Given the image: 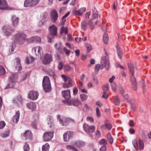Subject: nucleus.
Returning <instances> with one entry per match:
<instances>
[{
	"instance_id": "nucleus-1",
	"label": "nucleus",
	"mask_w": 151,
	"mask_h": 151,
	"mask_svg": "<svg viewBox=\"0 0 151 151\" xmlns=\"http://www.w3.org/2000/svg\"><path fill=\"white\" fill-rule=\"evenodd\" d=\"M16 42L20 45H23L25 42L28 40L27 35L22 32H20L17 34L12 38Z\"/></svg>"
},
{
	"instance_id": "nucleus-2",
	"label": "nucleus",
	"mask_w": 151,
	"mask_h": 151,
	"mask_svg": "<svg viewBox=\"0 0 151 151\" xmlns=\"http://www.w3.org/2000/svg\"><path fill=\"white\" fill-rule=\"evenodd\" d=\"M104 52L105 53V55H103L102 56L101 59L100 65L101 68L102 69L105 68L106 70H108L110 67L109 63V57L108 54L107 53L106 50L104 49Z\"/></svg>"
},
{
	"instance_id": "nucleus-3",
	"label": "nucleus",
	"mask_w": 151,
	"mask_h": 151,
	"mask_svg": "<svg viewBox=\"0 0 151 151\" xmlns=\"http://www.w3.org/2000/svg\"><path fill=\"white\" fill-rule=\"evenodd\" d=\"M128 66L129 70L131 74L130 77V81L134 90H136L137 89V83L136 82V78L134 76V69L133 65L131 63H129L128 64Z\"/></svg>"
},
{
	"instance_id": "nucleus-4",
	"label": "nucleus",
	"mask_w": 151,
	"mask_h": 151,
	"mask_svg": "<svg viewBox=\"0 0 151 151\" xmlns=\"http://www.w3.org/2000/svg\"><path fill=\"white\" fill-rule=\"evenodd\" d=\"M49 31L50 34L47 36L48 42L51 43L53 42V39L57 35V27L55 25H53L49 27Z\"/></svg>"
},
{
	"instance_id": "nucleus-5",
	"label": "nucleus",
	"mask_w": 151,
	"mask_h": 151,
	"mask_svg": "<svg viewBox=\"0 0 151 151\" xmlns=\"http://www.w3.org/2000/svg\"><path fill=\"white\" fill-rule=\"evenodd\" d=\"M42 63L45 65L50 64L53 61V57L50 53H45L40 58Z\"/></svg>"
},
{
	"instance_id": "nucleus-6",
	"label": "nucleus",
	"mask_w": 151,
	"mask_h": 151,
	"mask_svg": "<svg viewBox=\"0 0 151 151\" xmlns=\"http://www.w3.org/2000/svg\"><path fill=\"white\" fill-rule=\"evenodd\" d=\"M42 86L45 92H47L51 90V84L49 78L47 76H45L42 81Z\"/></svg>"
},
{
	"instance_id": "nucleus-7",
	"label": "nucleus",
	"mask_w": 151,
	"mask_h": 151,
	"mask_svg": "<svg viewBox=\"0 0 151 151\" xmlns=\"http://www.w3.org/2000/svg\"><path fill=\"white\" fill-rule=\"evenodd\" d=\"M57 117L59 122L61 124H62L63 126H66V123L69 122H74V121L73 119L69 118H66L63 117L61 119L59 115Z\"/></svg>"
},
{
	"instance_id": "nucleus-8",
	"label": "nucleus",
	"mask_w": 151,
	"mask_h": 151,
	"mask_svg": "<svg viewBox=\"0 0 151 151\" xmlns=\"http://www.w3.org/2000/svg\"><path fill=\"white\" fill-rule=\"evenodd\" d=\"M83 128L86 132L89 135L90 133L93 132L95 130V127L94 125L89 126L86 123H84L83 124Z\"/></svg>"
},
{
	"instance_id": "nucleus-9",
	"label": "nucleus",
	"mask_w": 151,
	"mask_h": 151,
	"mask_svg": "<svg viewBox=\"0 0 151 151\" xmlns=\"http://www.w3.org/2000/svg\"><path fill=\"white\" fill-rule=\"evenodd\" d=\"M18 78V76L16 73L12 74L10 77V88H14L16 86L17 80Z\"/></svg>"
},
{
	"instance_id": "nucleus-10",
	"label": "nucleus",
	"mask_w": 151,
	"mask_h": 151,
	"mask_svg": "<svg viewBox=\"0 0 151 151\" xmlns=\"http://www.w3.org/2000/svg\"><path fill=\"white\" fill-rule=\"evenodd\" d=\"M40 0H26L24 6L25 7L33 6L37 4Z\"/></svg>"
},
{
	"instance_id": "nucleus-11",
	"label": "nucleus",
	"mask_w": 151,
	"mask_h": 151,
	"mask_svg": "<svg viewBox=\"0 0 151 151\" xmlns=\"http://www.w3.org/2000/svg\"><path fill=\"white\" fill-rule=\"evenodd\" d=\"M38 96L39 93L38 92L31 91L28 94V97L30 99L35 100L38 99Z\"/></svg>"
},
{
	"instance_id": "nucleus-12",
	"label": "nucleus",
	"mask_w": 151,
	"mask_h": 151,
	"mask_svg": "<svg viewBox=\"0 0 151 151\" xmlns=\"http://www.w3.org/2000/svg\"><path fill=\"white\" fill-rule=\"evenodd\" d=\"M53 132H48L45 133L43 135V140L45 141H48L50 140L53 137Z\"/></svg>"
},
{
	"instance_id": "nucleus-13",
	"label": "nucleus",
	"mask_w": 151,
	"mask_h": 151,
	"mask_svg": "<svg viewBox=\"0 0 151 151\" xmlns=\"http://www.w3.org/2000/svg\"><path fill=\"white\" fill-rule=\"evenodd\" d=\"M20 116V112L19 111H17L16 114L13 116L12 118L11 121V123L13 125L17 124L19 120Z\"/></svg>"
},
{
	"instance_id": "nucleus-14",
	"label": "nucleus",
	"mask_w": 151,
	"mask_h": 151,
	"mask_svg": "<svg viewBox=\"0 0 151 151\" xmlns=\"http://www.w3.org/2000/svg\"><path fill=\"white\" fill-rule=\"evenodd\" d=\"M73 134V132L70 131H68L65 133L63 135L64 141L65 142L68 141L69 139L72 137Z\"/></svg>"
},
{
	"instance_id": "nucleus-15",
	"label": "nucleus",
	"mask_w": 151,
	"mask_h": 151,
	"mask_svg": "<svg viewBox=\"0 0 151 151\" xmlns=\"http://www.w3.org/2000/svg\"><path fill=\"white\" fill-rule=\"evenodd\" d=\"M51 19L52 21L55 23L57 20L58 14L55 10H53L51 12L50 14Z\"/></svg>"
},
{
	"instance_id": "nucleus-16",
	"label": "nucleus",
	"mask_w": 151,
	"mask_h": 151,
	"mask_svg": "<svg viewBox=\"0 0 151 151\" xmlns=\"http://www.w3.org/2000/svg\"><path fill=\"white\" fill-rule=\"evenodd\" d=\"M62 95L63 97L65 99H69L71 98L70 92L69 89L62 91Z\"/></svg>"
},
{
	"instance_id": "nucleus-17",
	"label": "nucleus",
	"mask_w": 151,
	"mask_h": 151,
	"mask_svg": "<svg viewBox=\"0 0 151 151\" xmlns=\"http://www.w3.org/2000/svg\"><path fill=\"white\" fill-rule=\"evenodd\" d=\"M15 60L16 62L15 64V68L17 70H18V71H20L22 69V67L20 64V59L19 58L17 57L15 59Z\"/></svg>"
},
{
	"instance_id": "nucleus-18",
	"label": "nucleus",
	"mask_w": 151,
	"mask_h": 151,
	"mask_svg": "<svg viewBox=\"0 0 151 151\" xmlns=\"http://www.w3.org/2000/svg\"><path fill=\"white\" fill-rule=\"evenodd\" d=\"M32 137V133L29 130L26 131L23 135V138L24 139H29L30 140H31Z\"/></svg>"
},
{
	"instance_id": "nucleus-19",
	"label": "nucleus",
	"mask_w": 151,
	"mask_h": 151,
	"mask_svg": "<svg viewBox=\"0 0 151 151\" xmlns=\"http://www.w3.org/2000/svg\"><path fill=\"white\" fill-rule=\"evenodd\" d=\"M8 6L6 0H0V9H6Z\"/></svg>"
},
{
	"instance_id": "nucleus-20",
	"label": "nucleus",
	"mask_w": 151,
	"mask_h": 151,
	"mask_svg": "<svg viewBox=\"0 0 151 151\" xmlns=\"http://www.w3.org/2000/svg\"><path fill=\"white\" fill-rule=\"evenodd\" d=\"M41 40V38L40 37L35 36L30 39H29L28 41L30 42H36L39 43L40 42Z\"/></svg>"
},
{
	"instance_id": "nucleus-21",
	"label": "nucleus",
	"mask_w": 151,
	"mask_h": 151,
	"mask_svg": "<svg viewBox=\"0 0 151 151\" xmlns=\"http://www.w3.org/2000/svg\"><path fill=\"white\" fill-rule=\"evenodd\" d=\"M27 106L28 109L33 110L36 109V105L35 103L31 102L27 104Z\"/></svg>"
},
{
	"instance_id": "nucleus-22",
	"label": "nucleus",
	"mask_w": 151,
	"mask_h": 151,
	"mask_svg": "<svg viewBox=\"0 0 151 151\" xmlns=\"http://www.w3.org/2000/svg\"><path fill=\"white\" fill-rule=\"evenodd\" d=\"M72 81L71 79L68 81L67 83L65 82L63 83L62 87L64 88H67L72 87Z\"/></svg>"
},
{
	"instance_id": "nucleus-23",
	"label": "nucleus",
	"mask_w": 151,
	"mask_h": 151,
	"mask_svg": "<svg viewBox=\"0 0 151 151\" xmlns=\"http://www.w3.org/2000/svg\"><path fill=\"white\" fill-rule=\"evenodd\" d=\"M72 102L73 105L76 107H78L81 104V101L77 99H72Z\"/></svg>"
},
{
	"instance_id": "nucleus-24",
	"label": "nucleus",
	"mask_w": 151,
	"mask_h": 151,
	"mask_svg": "<svg viewBox=\"0 0 151 151\" xmlns=\"http://www.w3.org/2000/svg\"><path fill=\"white\" fill-rule=\"evenodd\" d=\"M73 145L76 147H78L85 146L86 143L81 141H78L75 142Z\"/></svg>"
},
{
	"instance_id": "nucleus-25",
	"label": "nucleus",
	"mask_w": 151,
	"mask_h": 151,
	"mask_svg": "<svg viewBox=\"0 0 151 151\" xmlns=\"http://www.w3.org/2000/svg\"><path fill=\"white\" fill-rule=\"evenodd\" d=\"M12 21L13 25L14 26H16L19 23V18L15 16H14L12 17Z\"/></svg>"
},
{
	"instance_id": "nucleus-26",
	"label": "nucleus",
	"mask_w": 151,
	"mask_h": 151,
	"mask_svg": "<svg viewBox=\"0 0 151 151\" xmlns=\"http://www.w3.org/2000/svg\"><path fill=\"white\" fill-rule=\"evenodd\" d=\"M62 44L61 43H56L55 45V47L60 53H62Z\"/></svg>"
},
{
	"instance_id": "nucleus-27",
	"label": "nucleus",
	"mask_w": 151,
	"mask_h": 151,
	"mask_svg": "<svg viewBox=\"0 0 151 151\" xmlns=\"http://www.w3.org/2000/svg\"><path fill=\"white\" fill-rule=\"evenodd\" d=\"M85 10H73V14L75 16H80Z\"/></svg>"
},
{
	"instance_id": "nucleus-28",
	"label": "nucleus",
	"mask_w": 151,
	"mask_h": 151,
	"mask_svg": "<svg viewBox=\"0 0 151 151\" xmlns=\"http://www.w3.org/2000/svg\"><path fill=\"white\" fill-rule=\"evenodd\" d=\"M47 123L50 128L53 129L54 127L53 120L50 118L47 119Z\"/></svg>"
},
{
	"instance_id": "nucleus-29",
	"label": "nucleus",
	"mask_w": 151,
	"mask_h": 151,
	"mask_svg": "<svg viewBox=\"0 0 151 151\" xmlns=\"http://www.w3.org/2000/svg\"><path fill=\"white\" fill-rule=\"evenodd\" d=\"M48 74L53 77H54L55 76V74L54 70L50 68L48 69L47 71Z\"/></svg>"
},
{
	"instance_id": "nucleus-30",
	"label": "nucleus",
	"mask_w": 151,
	"mask_h": 151,
	"mask_svg": "<svg viewBox=\"0 0 151 151\" xmlns=\"http://www.w3.org/2000/svg\"><path fill=\"white\" fill-rule=\"evenodd\" d=\"M105 123L106 128L109 130L111 129L112 127V125L109 121L108 120H106L105 121Z\"/></svg>"
},
{
	"instance_id": "nucleus-31",
	"label": "nucleus",
	"mask_w": 151,
	"mask_h": 151,
	"mask_svg": "<svg viewBox=\"0 0 151 151\" xmlns=\"http://www.w3.org/2000/svg\"><path fill=\"white\" fill-rule=\"evenodd\" d=\"M116 47L117 50V55L119 58L120 59H122V54L121 51L118 45H117Z\"/></svg>"
},
{
	"instance_id": "nucleus-32",
	"label": "nucleus",
	"mask_w": 151,
	"mask_h": 151,
	"mask_svg": "<svg viewBox=\"0 0 151 151\" xmlns=\"http://www.w3.org/2000/svg\"><path fill=\"white\" fill-rule=\"evenodd\" d=\"M103 40L104 43L105 44L108 43L109 41V36L107 34L104 33L103 35Z\"/></svg>"
},
{
	"instance_id": "nucleus-33",
	"label": "nucleus",
	"mask_w": 151,
	"mask_h": 151,
	"mask_svg": "<svg viewBox=\"0 0 151 151\" xmlns=\"http://www.w3.org/2000/svg\"><path fill=\"white\" fill-rule=\"evenodd\" d=\"M34 60V58L32 56L29 57H27L26 59V63L27 64H29L30 63L33 62Z\"/></svg>"
},
{
	"instance_id": "nucleus-34",
	"label": "nucleus",
	"mask_w": 151,
	"mask_h": 151,
	"mask_svg": "<svg viewBox=\"0 0 151 151\" xmlns=\"http://www.w3.org/2000/svg\"><path fill=\"white\" fill-rule=\"evenodd\" d=\"M107 138L109 142L111 144L113 143L114 139L110 133H108L107 134Z\"/></svg>"
},
{
	"instance_id": "nucleus-35",
	"label": "nucleus",
	"mask_w": 151,
	"mask_h": 151,
	"mask_svg": "<svg viewBox=\"0 0 151 151\" xmlns=\"http://www.w3.org/2000/svg\"><path fill=\"white\" fill-rule=\"evenodd\" d=\"M61 77L63 80L64 81L65 83L71 79L69 76L64 74L61 75Z\"/></svg>"
},
{
	"instance_id": "nucleus-36",
	"label": "nucleus",
	"mask_w": 151,
	"mask_h": 151,
	"mask_svg": "<svg viewBox=\"0 0 151 151\" xmlns=\"http://www.w3.org/2000/svg\"><path fill=\"white\" fill-rule=\"evenodd\" d=\"M47 15V13L46 12L43 13L41 14V17L42 19V20L41 23H42V24H43L44 23V20L46 19Z\"/></svg>"
},
{
	"instance_id": "nucleus-37",
	"label": "nucleus",
	"mask_w": 151,
	"mask_h": 151,
	"mask_svg": "<svg viewBox=\"0 0 151 151\" xmlns=\"http://www.w3.org/2000/svg\"><path fill=\"white\" fill-rule=\"evenodd\" d=\"M87 22L83 21L81 23V28L84 31H85L86 29Z\"/></svg>"
},
{
	"instance_id": "nucleus-38",
	"label": "nucleus",
	"mask_w": 151,
	"mask_h": 151,
	"mask_svg": "<svg viewBox=\"0 0 151 151\" xmlns=\"http://www.w3.org/2000/svg\"><path fill=\"white\" fill-rule=\"evenodd\" d=\"M50 146L47 143L42 147V151H49Z\"/></svg>"
},
{
	"instance_id": "nucleus-39",
	"label": "nucleus",
	"mask_w": 151,
	"mask_h": 151,
	"mask_svg": "<svg viewBox=\"0 0 151 151\" xmlns=\"http://www.w3.org/2000/svg\"><path fill=\"white\" fill-rule=\"evenodd\" d=\"M66 148L68 150H71L73 151H79L74 146L71 145H67Z\"/></svg>"
},
{
	"instance_id": "nucleus-40",
	"label": "nucleus",
	"mask_w": 151,
	"mask_h": 151,
	"mask_svg": "<svg viewBox=\"0 0 151 151\" xmlns=\"http://www.w3.org/2000/svg\"><path fill=\"white\" fill-rule=\"evenodd\" d=\"M80 97L81 100L82 101H84L88 99V96L84 94H81Z\"/></svg>"
},
{
	"instance_id": "nucleus-41",
	"label": "nucleus",
	"mask_w": 151,
	"mask_h": 151,
	"mask_svg": "<svg viewBox=\"0 0 151 151\" xmlns=\"http://www.w3.org/2000/svg\"><path fill=\"white\" fill-rule=\"evenodd\" d=\"M99 143L100 145L105 146L107 144V142L105 139H103L100 140L99 142Z\"/></svg>"
},
{
	"instance_id": "nucleus-42",
	"label": "nucleus",
	"mask_w": 151,
	"mask_h": 151,
	"mask_svg": "<svg viewBox=\"0 0 151 151\" xmlns=\"http://www.w3.org/2000/svg\"><path fill=\"white\" fill-rule=\"evenodd\" d=\"M132 144L135 149L136 150H137L138 149V143L137 140L136 139H134L133 140Z\"/></svg>"
},
{
	"instance_id": "nucleus-43",
	"label": "nucleus",
	"mask_w": 151,
	"mask_h": 151,
	"mask_svg": "<svg viewBox=\"0 0 151 151\" xmlns=\"http://www.w3.org/2000/svg\"><path fill=\"white\" fill-rule=\"evenodd\" d=\"M68 32V30L67 28H65L63 27L61 28L60 30V34H62L63 33H64L66 34Z\"/></svg>"
},
{
	"instance_id": "nucleus-44",
	"label": "nucleus",
	"mask_w": 151,
	"mask_h": 151,
	"mask_svg": "<svg viewBox=\"0 0 151 151\" xmlns=\"http://www.w3.org/2000/svg\"><path fill=\"white\" fill-rule=\"evenodd\" d=\"M120 100L117 96H116L115 98V101L114 103L115 105L118 106L120 104Z\"/></svg>"
},
{
	"instance_id": "nucleus-45",
	"label": "nucleus",
	"mask_w": 151,
	"mask_h": 151,
	"mask_svg": "<svg viewBox=\"0 0 151 151\" xmlns=\"http://www.w3.org/2000/svg\"><path fill=\"white\" fill-rule=\"evenodd\" d=\"M98 17V14L97 13V10H93V19H96Z\"/></svg>"
},
{
	"instance_id": "nucleus-46",
	"label": "nucleus",
	"mask_w": 151,
	"mask_h": 151,
	"mask_svg": "<svg viewBox=\"0 0 151 151\" xmlns=\"http://www.w3.org/2000/svg\"><path fill=\"white\" fill-rule=\"evenodd\" d=\"M138 143L140 149H143L144 148V144L142 141L141 139H139V140Z\"/></svg>"
},
{
	"instance_id": "nucleus-47",
	"label": "nucleus",
	"mask_w": 151,
	"mask_h": 151,
	"mask_svg": "<svg viewBox=\"0 0 151 151\" xmlns=\"http://www.w3.org/2000/svg\"><path fill=\"white\" fill-rule=\"evenodd\" d=\"M9 130H8L7 132H5V133H2L0 134V136L2 137L5 138L8 137L9 134Z\"/></svg>"
},
{
	"instance_id": "nucleus-48",
	"label": "nucleus",
	"mask_w": 151,
	"mask_h": 151,
	"mask_svg": "<svg viewBox=\"0 0 151 151\" xmlns=\"http://www.w3.org/2000/svg\"><path fill=\"white\" fill-rule=\"evenodd\" d=\"M3 29L6 35L8 36L9 34V32L8 31L9 29H7L6 27L4 26L3 27Z\"/></svg>"
},
{
	"instance_id": "nucleus-49",
	"label": "nucleus",
	"mask_w": 151,
	"mask_h": 151,
	"mask_svg": "<svg viewBox=\"0 0 151 151\" xmlns=\"http://www.w3.org/2000/svg\"><path fill=\"white\" fill-rule=\"evenodd\" d=\"M24 151H29V147L28 144L26 143L24 146Z\"/></svg>"
},
{
	"instance_id": "nucleus-50",
	"label": "nucleus",
	"mask_w": 151,
	"mask_h": 151,
	"mask_svg": "<svg viewBox=\"0 0 151 151\" xmlns=\"http://www.w3.org/2000/svg\"><path fill=\"white\" fill-rule=\"evenodd\" d=\"M71 67L68 65H66L64 67V69L65 71H69L71 69Z\"/></svg>"
},
{
	"instance_id": "nucleus-51",
	"label": "nucleus",
	"mask_w": 151,
	"mask_h": 151,
	"mask_svg": "<svg viewBox=\"0 0 151 151\" xmlns=\"http://www.w3.org/2000/svg\"><path fill=\"white\" fill-rule=\"evenodd\" d=\"M5 72V70L4 67L0 65V75H4Z\"/></svg>"
},
{
	"instance_id": "nucleus-52",
	"label": "nucleus",
	"mask_w": 151,
	"mask_h": 151,
	"mask_svg": "<svg viewBox=\"0 0 151 151\" xmlns=\"http://www.w3.org/2000/svg\"><path fill=\"white\" fill-rule=\"evenodd\" d=\"M88 23L90 29L91 30L93 29L94 28V26L93 24V22L91 20H90L88 22Z\"/></svg>"
},
{
	"instance_id": "nucleus-53",
	"label": "nucleus",
	"mask_w": 151,
	"mask_h": 151,
	"mask_svg": "<svg viewBox=\"0 0 151 151\" xmlns=\"http://www.w3.org/2000/svg\"><path fill=\"white\" fill-rule=\"evenodd\" d=\"M86 119L87 121L90 123H93L94 122V119L92 116H87L86 117Z\"/></svg>"
},
{
	"instance_id": "nucleus-54",
	"label": "nucleus",
	"mask_w": 151,
	"mask_h": 151,
	"mask_svg": "<svg viewBox=\"0 0 151 151\" xmlns=\"http://www.w3.org/2000/svg\"><path fill=\"white\" fill-rule=\"evenodd\" d=\"M17 97V100L18 102H19L21 104H22L23 103V99L22 96H18Z\"/></svg>"
},
{
	"instance_id": "nucleus-55",
	"label": "nucleus",
	"mask_w": 151,
	"mask_h": 151,
	"mask_svg": "<svg viewBox=\"0 0 151 151\" xmlns=\"http://www.w3.org/2000/svg\"><path fill=\"white\" fill-rule=\"evenodd\" d=\"M6 126V123L4 121H2L0 122V129H3Z\"/></svg>"
},
{
	"instance_id": "nucleus-56",
	"label": "nucleus",
	"mask_w": 151,
	"mask_h": 151,
	"mask_svg": "<svg viewBox=\"0 0 151 151\" xmlns=\"http://www.w3.org/2000/svg\"><path fill=\"white\" fill-rule=\"evenodd\" d=\"M36 49L37 50V55H41V51L42 50V48L40 46H37V48H36Z\"/></svg>"
},
{
	"instance_id": "nucleus-57",
	"label": "nucleus",
	"mask_w": 151,
	"mask_h": 151,
	"mask_svg": "<svg viewBox=\"0 0 151 151\" xmlns=\"http://www.w3.org/2000/svg\"><path fill=\"white\" fill-rule=\"evenodd\" d=\"M101 132L99 130H97L96 132V137L98 138L101 136Z\"/></svg>"
},
{
	"instance_id": "nucleus-58",
	"label": "nucleus",
	"mask_w": 151,
	"mask_h": 151,
	"mask_svg": "<svg viewBox=\"0 0 151 151\" xmlns=\"http://www.w3.org/2000/svg\"><path fill=\"white\" fill-rule=\"evenodd\" d=\"M108 95L105 91H104L103 93L102 97L105 99H107L108 97Z\"/></svg>"
},
{
	"instance_id": "nucleus-59",
	"label": "nucleus",
	"mask_w": 151,
	"mask_h": 151,
	"mask_svg": "<svg viewBox=\"0 0 151 151\" xmlns=\"http://www.w3.org/2000/svg\"><path fill=\"white\" fill-rule=\"evenodd\" d=\"M101 68V65L99 64L96 65L95 67V70L96 72L98 73L99 70L100 68Z\"/></svg>"
},
{
	"instance_id": "nucleus-60",
	"label": "nucleus",
	"mask_w": 151,
	"mask_h": 151,
	"mask_svg": "<svg viewBox=\"0 0 151 151\" xmlns=\"http://www.w3.org/2000/svg\"><path fill=\"white\" fill-rule=\"evenodd\" d=\"M111 87L112 90L114 91H115L116 88L115 83H112L111 84Z\"/></svg>"
},
{
	"instance_id": "nucleus-61",
	"label": "nucleus",
	"mask_w": 151,
	"mask_h": 151,
	"mask_svg": "<svg viewBox=\"0 0 151 151\" xmlns=\"http://www.w3.org/2000/svg\"><path fill=\"white\" fill-rule=\"evenodd\" d=\"M32 126L34 129H36L37 128V121L36 120H35L32 122Z\"/></svg>"
},
{
	"instance_id": "nucleus-62",
	"label": "nucleus",
	"mask_w": 151,
	"mask_h": 151,
	"mask_svg": "<svg viewBox=\"0 0 151 151\" xmlns=\"http://www.w3.org/2000/svg\"><path fill=\"white\" fill-rule=\"evenodd\" d=\"M103 90L104 91L106 92L109 90V85L108 84L105 85L103 88Z\"/></svg>"
},
{
	"instance_id": "nucleus-63",
	"label": "nucleus",
	"mask_w": 151,
	"mask_h": 151,
	"mask_svg": "<svg viewBox=\"0 0 151 151\" xmlns=\"http://www.w3.org/2000/svg\"><path fill=\"white\" fill-rule=\"evenodd\" d=\"M63 50L66 55H69L70 51V50H68L67 48L66 47H64L63 48Z\"/></svg>"
},
{
	"instance_id": "nucleus-64",
	"label": "nucleus",
	"mask_w": 151,
	"mask_h": 151,
	"mask_svg": "<svg viewBox=\"0 0 151 151\" xmlns=\"http://www.w3.org/2000/svg\"><path fill=\"white\" fill-rule=\"evenodd\" d=\"M130 104L131 107L132 109L134 111L135 110L136 104L134 103H132L131 102H130Z\"/></svg>"
}]
</instances>
